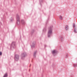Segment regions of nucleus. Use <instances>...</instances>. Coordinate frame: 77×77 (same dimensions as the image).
I'll list each match as a JSON object with an SVG mask.
<instances>
[{"label": "nucleus", "instance_id": "1", "mask_svg": "<svg viewBox=\"0 0 77 77\" xmlns=\"http://www.w3.org/2000/svg\"><path fill=\"white\" fill-rule=\"evenodd\" d=\"M52 27H53V26H51L49 28V30L48 33V38H50L52 35Z\"/></svg>", "mask_w": 77, "mask_h": 77}, {"label": "nucleus", "instance_id": "2", "mask_svg": "<svg viewBox=\"0 0 77 77\" xmlns=\"http://www.w3.org/2000/svg\"><path fill=\"white\" fill-rule=\"evenodd\" d=\"M26 56H27V54H26V53L24 52L23 53H22L21 57V59H22V60H24L25 57H26Z\"/></svg>", "mask_w": 77, "mask_h": 77}, {"label": "nucleus", "instance_id": "3", "mask_svg": "<svg viewBox=\"0 0 77 77\" xmlns=\"http://www.w3.org/2000/svg\"><path fill=\"white\" fill-rule=\"evenodd\" d=\"M16 43L15 42H13L12 44H11V49L12 48H14L16 47V45H15Z\"/></svg>", "mask_w": 77, "mask_h": 77}, {"label": "nucleus", "instance_id": "4", "mask_svg": "<svg viewBox=\"0 0 77 77\" xmlns=\"http://www.w3.org/2000/svg\"><path fill=\"white\" fill-rule=\"evenodd\" d=\"M14 60L16 61H17L19 60V55L17 54H16L14 55Z\"/></svg>", "mask_w": 77, "mask_h": 77}, {"label": "nucleus", "instance_id": "5", "mask_svg": "<svg viewBox=\"0 0 77 77\" xmlns=\"http://www.w3.org/2000/svg\"><path fill=\"white\" fill-rule=\"evenodd\" d=\"M57 51H56V50H53L52 51V53L54 56H55L57 54Z\"/></svg>", "mask_w": 77, "mask_h": 77}, {"label": "nucleus", "instance_id": "6", "mask_svg": "<svg viewBox=\"0 0 77 77\" xmlns=\"http://www.w3.org/2000/svg\"><path fill=\"white\" fill-rule=\"evenodd\" d=\"M60 41L61 42H63L64 41V38H63V37L62 36H60Z\"/></svg>", "mask_w": 77, "mask_h": 77}, {"label": "nucleus", "instance_id": "7", "mask_svg": "<svg viewBox=\"0 0 77 77\" xmlns=\"http://www.w3.org/2000/svg\"><path fill=\"white\" fill-rule=\"evenodd\" d=\"M21 23L22 25H24L25 24V21H24V20H22L21 21Z\"/></svg>", "mask_w": 77, "mask_h": 77}, {"label": "nucleus", "instance_id": "8", "mask_svg": "<svg viewBox=\"0 0 77 77\" xmlns=\"http://www.w3.org/2000/svg\"><path fill=\"white\" fill-rule=\"evenodd\" d=\"M37 53V51H35V52H34V53L33 54V56L35 58L36 57V54Z\"/></svg>", "mask_w": 77, "mask_h": 77}, {"label": "nucleus", "instance_id": "9", "mask_svg": "<svg viewBox=\"0 0 77 77\" xmlns=\"http://www.w3.org/2000/svg\"><path fill=\"white\" fill-rule=\"evenodd\" d=\"M16 19L17 21H20V17L18 14L16 15Z\"/></svg>", "mask_w": 77, "mask_h": 77}, {"label": "nucleus", "instance_id": "10", "mask_svg": "<svg viewBox=\"0 0 77 77\" xmlns=\"http://www.w3.org/2000/svg\"><path fill=\"white\" fill-rule=\"evenodd\" d=\"M32 47H35V42L32 43V45H31Z\"/></svg>", "mask_w": 77, "mask_h": 77}, {"label": "nucleus", "instance_id": "11", "mask_svg": "<svg viewBox=\"0 0 77 77\" xmlns=\"http://www.w3.org/2000/svg\"><path fill=\"white\" fill-rule=\"evenodd\" d=\"M65 28L66 30H68V29H69V26L68 25L66 26L65 27Z\"/></svg>", "mask_w": 77, "mask_h": 77}, {"label": "nucleus", "instance_id": "12", "mask_svg": "<svg viewBox=\"0 0 77 77\" xmlns=\"http://www.w3.org/2000/svg\"><path fill=\"white\" fill-rule=\"evenodd\" d=\"M14 20V17H11L10 19V21L11 22H12Z\"/></svg>", "mask_w": 77, "mask_h": 77}, {"label": "nucleus", "instance_id": "13", "mask_svg": "<svg viewBox=\"0 0 77 77\" xmlns=\"http://www.w3.org/2000/svg\"><path fill=\"white\" fill-rule=\"evenodd\" d=\"M17 24L18 26L20 25V20L17 21Z\"/></svg>", "mask_w": 77, "mask_h": 77}, {"label": "nucleus", "instance_id": "14", "mask_svg": "<svg viewBox=\"0 0 77 77\" xmlns=\"http://www.w3.org/2000/svg\"><path fill=\"white\" fill-rule=\"evenodd\" d=\"M8 77V74L7 73H6L3 76V77Z\"/></svg>", "mask_w": 77, "mask_h": 77}, {"label": "nucleus", "instance_id": "15", "mask_svg": "<svg viewBox=\"0 0 77 77\" xmlns=\"http://www.w3.org/2000/svg\"><path fill=\"white\" fill-rule=\"evenodd\" d=\"M59 18L61 20H63V17L61 15L59 17Z\"/></svg>", "mask_w": 77, "mask_h": 77}, {"label": "nucleus", "instance_id": "16", "mask_svg": "<svg viewBox=\"0 0 77 77\" xmlns=\"http://www.w3.org/2000/svg\"><path fill=\"white\" fill-rule=\"evenodd\" d=\"M74 32H75V33H77V31H76V29L75 28L74 29Z\"/></svg>", "mask_w": 77, "mask_h": 77}, {"label": "nucleus", "instance_id": "17", "mask_svg": "<svg viewBox=\"0 0 77 77\" xmlns=\"http://www.w3.org/2000/svg\"><path fill=\"white\" fill-rule=\"evenodd\" d=\"M75 23H73V27H74V28H75Z\"/></svg>", "mask_w": 77, "mask_h": 77}, {"label": "nucleus", "instance_id": "18", "mask_svg": "<svg viewBox=\"0 0 77 77\" xmlns=\"http://www.w3.org/2000/svg\"><path fill=\"white\" fill-rule=\"evenodd\" d=\"M68 54H66V58H68Z\"/></svg>", "mask_w": 77, "mask_h": 77}, {"label": "nucleus", "instance_id": "19", "mask_svg": "<svg viewBox=\"0 0 77 77\" xmlns=\"http://www.w3.org/2000/svg\"><path fill=\"white\" fill-rule=\"evenodd\" d=\"M77 66V64H75L74 66V67H75L76 66Z\"/></svg>", "mask_w": 77, "mask_h": 77}, {"label": "nucleus", "instance_id": "20", "mask_svg": "<svg viewBox=\"0 0 77 77\" xmlns=\"http://www.w3.org/2000/svg\"><path fill=\"white\" fill-rule=\"evenodd\" d=\"M2 55V53L1 52H0V56Z\"/></svg>", "mask_w": 77, "mask_h": 77}, {"label": "nucleus", "instance_id": "21", "mask_svg": "<svg viewBox=\"0 0 77 77\" xmlns=\"http://www.w3.org/2000/svg\"><path fill=\"white\" fill-rule=\"evenodd\" d=\"M40 2H42V0H41V1H40Z\"/></svg>", "mask_w": 77, "mask_h": 77}, {"label": "nucleus", "instance_id": "22", "mask_svg": "<svg viewBox=\"0 0 77 77\" xmlns=\"http://www.w3.org/2000/svg\"><path fill=\"white\" fill-rule=\"evenodd\" d=\"M32 31H33V32H34V30H32Z\"/></svg>", "mask_w": 77, "mask_h": 77}, {"label": "nucleus", "instance_id": "23", "mask_svg": "<svg viewBox=\"0 0 77 77\" xmlns=\"http://www.w3.org/2000/svg\"><path fill=\"white\" fill-rule=\"evenodd\" d=\"M40 3V5H41V3Z\"/></svg>", "mask_w": 77, "mask_h": 77}, {"label": "nucleus", "instance_id": "24", "mask_svg": "<svg viewBox=\"0 0 77 77\" xmlns=\"http://www.w3.org/2000/svg\"><path fill=\"white\" fill-rule=\"evenodd\" d=\"M43 31H44V29H43Z\"/></svg>", "mask_w": 77, "mask_h": 77}]
</instances>
